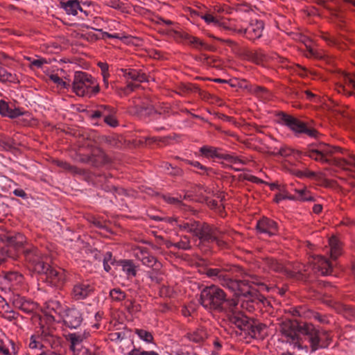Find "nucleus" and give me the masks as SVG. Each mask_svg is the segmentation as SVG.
I'll list each match as a JSON object with an SVG mask.
<instances>
[{
	"label": "nucleus",
	"instance_id": "7ed1b4c3",
	"mask_svg": "<svg viewBox=\"0 0 355 355\" xmlns=\"http://www.w3.org/2000/svg\"><path fill=\"white\" fill-rule=\"evenodd\" d=\"M240 288L234 291L237 295L238 299H234L238 302L239 310L251 312L254 309V303L257 300H260L257 289L252 284L263 286L260 284L258 279L255 277L248 276L243 280H239Z\"/></svg>",
	"mask_w": 355,
	"mask_h": 355
},
{
	"label": "nucleus",
	"instance_id": "58836bf2",
	"mask_svg": "<svg viewBox=\"0 0 355 355\" xmlns=\"http://www.w3.org/2000/svg\"><path fill=\"white\" fill-rule=\"evenodd\" d=\"M130 80L136 83H143L148 80L147 76L144 73H141L134 69L130 71Z\"/></svg>",
	"mask_w": 355,
	"mask_h": 355
},
{
	"label": "nucleus",
	"instance_id": "cd10ccee",
	"mask_svg": "<svg viewBox=\"0 0 355 355\" xmlns=\"http://www.w3.org/2000/svg\"><path fill=\"white\" fill-rule=\"evenodd\" d=\"M305 155L322 163H330L331 161L329 158L324 157L322 154L321 150L318 147L317 148H309L306 153Z\"/></svg>",
	"mask_w": 355,
	"mask_h": 355
},
{
	"label": "nucleus",
	"instance_id": "412c9836",
	"mask_svg": "<svg viewBox=\"0 0 355 355\" xmlns=\"http://www.w3.org/2000/svg\"><path fill=\"white\" fill-rule=\"evenodd\" d=\"M25 256L26 260L32 264L33 268L35 271V267L38 263H46V259H47V257H44L37 248L26 250L25 252Z\"/></svg>",
	"mask_w": 355,
	"mask_h": 355
},
{
	"label": "nucleus",
	"instance_id": "864d4df0",
	"mask_svg": "<svg viewBox=\"0 0 355 355\" xmlns=\"http://www.w3.org/2000/svg\"><path fill=\"white\" fill-rule=\"evenodd\" d=\"M8 104L4 101H0V114L3 116H5L6 114H9L8 112Z\"/></svg>",
	"mask_w": 355,
	"mask_h": 355
},
{
	"label": "nucleus",
	"instance_id": "4468645a",
	"mask_svg": "<svg viewBox=\"0 0 355 355\" xmlns=\"http://www.w3.org/2000/svg\"><path fill=\"white\" fill-rule=\"evenodd\" d=\"M248 60L257 64H264L265 63L273 60H281L275 53L268 55L261 50H257L254 51H250L247 54Z\"/></svg>",
	"mask_w": 355,
	"mask_h": 355
},
{
	"label": "nucleus",
	"instance_id": "bf43d9fd",
	"mask_svg": "<svg viewBox=\"0 0 355 355\" xmlns=\"http://www.w3.org/2000/svg\"><path fill=\"white\" fill-rule=\"evenodd\" d=\"M344 80L345 84L352 86V87L355 88V76H352L350 75H345Z\"/></svg>",
	"mask_w": 355,
	"mask_h": 355
},
{
	"label": "nucleus",
	"instance_id": "dca6fc26",
	"mask_svg": "<svg viewBox=\"0 0 355 355\" xmlns=\"http://www.w3.org/2000/svg\"><path fill=\"white\" fill-rule=\"evenodd\" d=\"M4 282L10 289L18 290L23 286L24 278L17 272H10L5 274Z\"/></svg>",
	"mask_w": 355,
	"mask_h": 355
},
{
	"label": "nucleus",
	"instance_id": "e433bc0d",
	"mask_svg": "<svg viewBox=\"0 0 355 355\" xmlns=\"http://www.w3.org/2000/svg\"><path fill=\"white\" fill-rule=\"evenodd\" d=\"M295 153V150L288 146L284 145L279 148H275L274 151L272 153L274 155H278L281 157H289Z\"/></svg>",
	"mask_w": 355,
	"mask_h": 355
},
{
	"label": "nucleus",
	"instance_id": "a878e982",
	"mask_svg": "<svg viewBox=\"0 0 355 355\" xmlns=\"http://www.w3.org/2000/svg\"><path fill=\"white\" fill-rule=\"evenodd\" d=\"M220 151V149L211 146H203L199 149L201 155L206 158L221 159L222 153Z\"/></svg>",
	"mask_w": 355,
	"mask_h": 355
},
{
	"label": "nucleus",
	"instance_id": "f3484780",
	"mask_svg": "<svg viewBox=\"0 0 355 355\" xmlns=\"http://www.w3.org/2000/svg\"><path fill=\"white\" fill-rule=\"evenodd\" d=\"M280 120L282 124L287 126L295 134L302 133L305 123L300 121L299 119L292 116L286 114H282L280 116Z\"/></svg>",
	"mask_w": 355,
	"mask_h": 355
},
{
	"label": "nucleus",
	"instance_id": "79ce46f5",
	"mask_svg": "<svg viewBox=\"0 0 355 355\" xmlns=\"http://www.w3.org/2000/svg\"><path fill=\"white\" fill-rule=\"evenodd\" d=\"M172 245H173L178 249L184 250H190L191 248L190 239L187 236H183L179 242L173 243Z\"/></svg>",
	"mask_w": 355,
	"mask_h": 355
},
{
	"label": "nucleus",
	"instance_id": "a18cd8bd",
	"mask_svg": "<svg viewBox=\"0 0 355 355\" xmlns=\"http://www.w3.org/2000/svg\"><path fill=\"white\" fill-rule=\"evenodd\" d=\"M114 263L112 259V254L110 252H107L103 257V268L106 272H110L111 270V265Z\"/></svg>",
	"mask_w": 355,
	"mask_h": 355
},
{
	"label": "nucleus",
	"instance_id": "f704fd0d",
	"mask_svg": "<svg viewBox=\"0 0 355 355\" xmlns=\"http://www.w3.org/2000/svg\"><path fill=\"white\" fill-rule=\"evenodd\" d=\"M211 231L214 236H212V238L209 240H202V242H207V243L216 242V244L219 247L225 246V241H224L223 239L219 238V234L221 233L220 231H219L218 229L214 228L212 227H211Z\"/></svg>",
	"mask_w": 355,
	"mask_h": 355
},
{
	"label": "nucleus",
	"instance_id": "1a4fd4ad",
	"mask_svg": "<svg viewBox=\"0 0 355 355\" xmlns=\"http://www.w3.org/2000/svg\"><path fill=\"white\" fill-rule=\"evenodd\" d=\"M35 272L37 273L45 274L48 278H50L54 284L63 282L65 280L64 270L61 269H55L51 268L47 263H38L35 267Z\"/></svg>",
	"mask_w": 355,
	"mask_h": 355
},
{
	"label": "nucleus",
	"instance_id": "6e6552de",
	"mask_svg": "<svg viewBox=\"0 0 355 355\" xmlns=\"http://www.w3.org/2000/svg\"><path fill=\"white\" fill-rule=\"evenodd\" d=\"M206 275L214 280L219 282L223 286L232 291H236L240 288L239 281L234 280L227 274V270L223 268H208Z\"/></svg>",
	"mask_w": 355,
	"mask_h": 355
},
{
	"label": "nucleus",
	"instance_id": "4d7b16f0",
	"mask_svg": "<svg viewBox=\"0 0 355 355\" xmlns=\"http://www.w3.org/2000/svg\"><path fill=\"white\" fill-rule=\"evenodd\" d=\"M302 133L306 134L311 137H316L318 132L315 129H309L306 127V124L304 126Z\"/></svg>",
	"mask_w": 355,
	"mask_h": 355
},
{
	"label": "nucleus",
	"instance_id": "a211bd4d",
	"mask_svg": "<svg viewBox=\"0 0 355 355\" xmlns=\"http://www.w3.org/2000/svg\"><path fill=\"white\" fill-rule=\"evenodd\" d=\"M312 265L313 269L321 273L322 275H330L332 270V266L329 261L322 256L313 257Z\"/></svg>",
	"mask_w": 355,
	"mask_h": 355
},
{
	"label": "nucleus",
	"instance_id": "473e14b6",
	"mask_svg": "<svg viewBox=\"0 0 355 355\" xmlns=\"http://www.w3.org/2000/svg\"><path fill=\"white\" fill-rule=\"evenodd\" d=\"M221 159L230 162L233 165H245L247 163L246 159H243L240 157L230 154H222Z\"/></svg>",
	"mask_w": 355,
	"mask_h": 355
},
{
	"label": "nucleus",
	"instance_id": "f8f14e48",
	"mask_svg": "<svg viewBox=\"0 0 355 355\" xmlns=\"http://www.w3.org/2000/svg\"><path fill=\"white\" fill-rule=\"evenodd\" d=\"M264 25L262 21H252L245 29H238V33L245 34L246 37L251 40L259 39L261 37Z\"/></svg>",
	"mask_w": 355,
	"mask_h": 355
},
{
	"label": "nucleus",
	"instance_id": "f257e3e1",
	"mask_svg": "<svg viewBox=\"0 0 355 355\" xmlns=\"http://www.w3.org/2000/svg\"><path fill=\"white\" fill-rule=\"evenodd\" d=\"M279 331L282 339L297 350L308 352L309 347L304 344L305 340L309 343L311 352L319 349L320 347L327 346L326 343L319 344L320 332L311 323L300 325L295 320H286L280 324Z\"/></svg>",
	"mask_w": 355,
	"mask_h": 355
},
{
	"label": "nucleus",
	"instance_id": "bb28decb",
	"mask_svg": "<svg viewBox=\"0 0 355 355\" xmlns=\"http://www.w3.org/2000/svg\"><path fill=\"white\" fill-rule=\"evenodd\" d=\"M329 245L331 258L336 259L341 254V246L339 241L335 236H331L329 239Z\"/></svg>",
	"mask_w": 355,
	"mask_h": 355
},
{
	"label": "nucleus",
	"instance_id": "603ef678",
	"mask_svg": "<svg viewBox=\"0 0 355 355\" xmlns=\"http://www.w3.org/2000/svg\"><path fill=\"white\" fill-rule=\"evenodd\" d=\"M164 200L169 203V204H173V205H182V200L179 198H174L169 196H164Z\"/></svg>",
	"mask_w": 355,
	"mask_h": 355
},
{
	"label": "nucleus",
	"instance_id": "423d86ee",
	"mask_svg": "<svg viewBox=\"0 0 355 355\" xmlns=\"http://www.w3.org/2000/svg\"><path fill=\"white\" fill-rule=\"evenodd\" d=\"M180 230L186 231L202 240H209L212 238L211 226L207 223H200L195 220L182 221L178 223Z\"/></svg>",
	"mask_w": 355,
	"mask_h": 355
},
{
	"label": "nucleus",
	"instance_id": "8fccbe9b",
	"mask_svg": "<svg viewBox=\"0 0 355 355\" xmlns=\"http://www.w3.org/2000/svg\"><path fill=\"white\" fill-rule=\"evenodd\" d=\"M284 199L295 200V196L289 195L286 192H281L276 194L275 198V200L277 203Z\"/></svg>",
	"mask_w": 355,
	"mask_h": 355
},
{
	"label": "nucleus",
	"instance_id": "ddd939ff",
	"mask_svg": "<svg viewBox=\"0 0 355 355\" xmlns=\"http://www.w3.org/2000/svg\"><path fill=\"white\" fill-rule=\"evenodd\" d=\"M12 302L15 307L21 310L26 313H31L37 309V304L19 295H14Z\"/></svg>",
	"mask_w": 355,
	"mask_h": 355
},
{
	"label": "nucleus",
	"instance_id": "4c0bfd02",
	"mask_svg": "<svg viewBox=\"0 0 355 355\" xmlns=\"http://www.w3.org/2000/svg\"><path fill=\"white\" fill-rule=\"evenodd\" d=\"M198 16L202 19L208 25H213L216 27V24H218V19L214 17L211 13L206 12H200Z\"/></svg>",
	"mask_w": 355,
	"mask_h": 355
},
{
	"label": "nucleus",
	"instance_id": "39448f33",
	"mask_svg": "<svg viewBox=\"0 0 355 355\" xmlns=\"http://www.w3.org/2000/svg\"><path fill=\"white\" fill-rule=\"evenodd\" d=\"M73 91L79 96L91 97L98 93L99 86L91 75L83 71H77L73 78Z\"/></svg>",
	"mask_w": 355,
	"mask_h": 355
},
{
	"label": "nucleus",
	"instance_id": "9b49d317",
	"mask_svg": "<svg viewBox=\"0 0 355 355\" xmlns=\"http://www.w3.org/2000/svg\"><path fill=\"white\" fill-rule=\"evenodd\" d=\"M94 291V286L88 281L79 282L73 285L71 295L73 299L81 300L91 295Z\"/></svg>",
	"mask_w": 355,
	"mask_h": 355
},
{
	"label": "nucleus",
	"instance_id": "2f4dec72",
	"mask_svg": "<svg viewBox=\"0 0 355 355\" xmlns=\"http://www.w3.org/2000/svg\"><path fill=\"white\" fill-rule=\"evenodd\" d=\"M0 81L3 83H17L18 80L15 74L9 72L6 69L0 66Z\"/></svg>",
	"mask_w": 355,
	"mask_h": 355
},
{
	"label": "nucleus",
	"instance_id": "6ab92c4d",
	"mask_svg": "<svg viewBox=\"0 0 355 355\" xmlns=\"http://www.w3.org/2000/svg\"><path fill=\"white\" fill-rule=\"evenodd\" d=\"M257 229L259 233L270 236L277 233V225L275 221L268 218H263L257 222Z\"/></svg>",
	"mask_w": 355,
	"mask_h": 355
},
{
	"label": "nucleus",
	"instance_id": "9d476101",
	"mask_svg": "<svg viewBox=\"0 0 355 355\" xmlns=\"http://www.w3.org/2000/svg\"><path fill=\"white\" fill-rule=\"evenodd\" d=\"M89 336L87 331L69 334L67 340L70 342V350L73 355H80L85 348L83 346V342Z\"/></svg>",
	"mask_w": 355,
	"mask_h": 355
},
{
	"label": "nucleus",
	"instance_id": "c9c22d12",
	"mask_svg": "<svg viewBox=\"0 0 355 355\" xmlns=\"http://www.w3.org/2000/svg\"><path fill=\"white\" fill-rule=\"evenodd\" d=\"M295 200H299L302 201H311L313 198L309 193V191L305 189H295Z\"/></svg>",
	"mask_w": 355,
	"mask_h": 355
},
{
	"label": "nucleus",
	"instance_id": "393cba45",
	"mask_svg": "<svg viewBox=\"0 0 355 355\" xmlns=\"http://www.w3.org/2000/svg\"><path fill=\"white\" fill-rule=\"evenodd\" d=\"M61 8H63L67 15L73 16L78 14V11H83L79 3L75 0H69L67 2L60 3Z\"/></svg>",
	"mask_w": 355,
	"mask_h": 355
},
{
	"label": "nucleus",
	"instance_id": "de8ad7c7",
	"mask_svg": "<svg viewBox=\"0 0 355 355\" xmlns=\"http://www.w3.org/2000/svg\"><path fill=\"white\" fill-rule=\"evenodd\" d=\"M58 165L59 166H60L61 168H62L63 169L68 171L72 173H79V170L76 167L70 165L69 164H68L66 162H62V161L58 162Z\"/></svg>",
	"mask_w": 355,
	"mask_h": 355
},
{
	"label": "nucleus",
	"instance_id": "ea45409f",
	"mask_svg": "<svg viewBox=\"0 0 355 355\" xmlns=\"http://www.w3.org/2000/svg\"><path fill=\"white\" fill-rule=\"evenodd\" d=\"M316 330L318 331L320 334L319 344H321V345L323 343L327 344L326 347H320L319 349L328 347V346L330 345V343L331 342V336L329 335V332L326 330L319 329L318 328H316Z\"/></svg>",
	"mask_w": 355,
	"mask_h": 355
},
{
	"label": "nucleus",
	"instance_id": "e2e57ef3",
	"mask_svg": "<svg viewBox=\"0 0 355 355\" xmlns=\"http://www.w3.org/2000/svg\"><path fill=\"white\" fill-rule=\"evenodd\" d=\"M46 61L44 59H36L31 62V64L37 68H41L44 64H46Z\"/></svg>",
	"mask_w": 355,
	"mask_h": 355
},
{
	"label": "nucleus",
	"instance_id": "c03bdc74",
	"mask_svg": "<svg viewBox=\"0 0 355 355\" xmlns=\"http://www.w3.org/2000/svg\"><path fill=\"white\" fill-rule=\"evenodd\" d=\"M110 296L113 301L121 302L125 297V293L120 288H114L110 291Z\"/></svg>",
	"mask_w": 355,
	"mask_h": 355
},
{
	"label": "nucleus",
	"instance_id": "37998d69",
	"mask_svg": "<svg viewBox=\"0 0 355 355\" xmlns=\"http://www.w3.org/2000/svg\"><path fill=\"white\" fill-rule=\"evenodd\" d=\"M135 332L139 337V338L147 343H151L153 340V335L146 330L136 329Z\"/></svg>",
	"mask_w": 355,
	"mask_h": 355
},
{
	"label": "nucleus",
	"instance_id": "a19ab883",
	"mask_svg": "<svg viewBox=\"0 0 355 355\" xmlns=\"http://www.w3.org/2000/svg\"><path fill=\"white\" fill-rule=\"evenodd\" d=\"M8 345H11L14 348V343L11 340L0 339V353L3 355H11Z\"/></svg>",
	"mask_w": 355,
	"mask_h": 355
},
{
	"label": "nucleus",
	"instance_id": "0eeeda50",
	"mask_svg": "<svg viewBox=\"0 0 355 355\" xmlns=\"http://www.w3.org/2000/svg\"><path fill=\"white\" fill-rule=\"evenodd\" d=\"M225 314L232 323L234 324L241 331H245V334L252 328L251 324L253 320L249 318L239 310L236 301H235L233 309H229Z\"/></svg>",
	"mask_w": 355,
	"mask_h": 355
},
{
	"label": "nucleus",
	"instance_id": "7c9ffc66",
	"mask_svg": "<svg viewBox=\"0 0 355 355\" xmlns=\"http://www.w3.org/2000/svg\"><path fill=\"white\" fill-rule=\"evenodd\" d=\"M122 270L128 277H135L137 274L135 266L130 260H123L121 261Z\"/></svg>",
	"mask_w": 355,
	"mask_h": 355
},
{
	"label": "nucleus",
	"instance_id": "5fc2aeb1",
	"mask_svg": "<svg viewBox=\"0 0 355 355\" xmlns=\"http://www.w3.org/2000/svg\"><path fill=\"white\" fill-rule=\"evenodd\" d=\"M8 114H6L5 116H8L10 118H16L22 114L21 112L19 109H12L9 107Z\"/></svg>",
	"mask_w": 355,
	"mask_h": 355
},
{
	"label": "nucleus",
	"instance_id": "69168bd1",
	"mask_svg": "<svg viewBox=\"0 0 355 355\" xmlns=\"http://www.w3.org/2000/svg\"><path fill=\"white\" fill-rule=\"evenodd\" d=\"M105 114V111H102L101 110H98L93 111L92 113L91 114L90 116L92 119H96V118H99L101 116L104 117Z\"/></svg>",
	"mask_w": 355,
	"mask_h": 355
},
{
	"label": "nucleus",
	"instance_id": "680f3d73",
	"mask_svg": "<svg viewBox=\"0 0 355 355\" xmlns=\"http://www.w3.org/2000/svg\"><path fill=\"white\" fill-rule=\"evenodd\" d=\"M41 346H42V345L40 344V343L35 340V338L34 336H32L31 338V342L29 343L30 348H31V349H37V348H38V347H40Z\"/></svg>",
	"mask_w": 355,
	"mask_h": 355
},
{
	"label": "nucleus",
	"instance_id": "4be33fe9",
	"mask_svg": "<svg viewBox=\"0 0 355 355\" xmlns=\"http://www.w3.org/2000/svg\"><path fill=\"white\" fill-rule=\"evenodd\" d=\"M135 257L148 267H153L157 262L156 258L150 254L145 248H138L135 250Z\"/></svg>",
	"mask_w": 355,
	"mask_h": 355
},
{
	"label": "nucleus",
	"instance_id": "0e129e2a",
	"mask_svg": "<svg viewBox=\"0 0 355 355\" xmlns=\"http://www.w3.org/2000/svg\"><path fill=\"white\" fill-rule=\"evenodd\" d=\"M138 87H139V85L137 83H128L127 86L124 89V92L126 93H129L130 92L134 91Z\"/></svg>",
	"mask_w": 355,
	"mask_h": 355
},
{
	"label": "nucleus",
	"instance_id": "aec40b11",
	"mask_svg": "<svg viewBox=\"0 0 355 355\" xmlns=\"http://www.w3.org/2000/svg\"><path fill=\"white\" fill-rule=\"evenodd\" d=\"M266 264L270 270L275 272L284 273L285 275L290 277L294 276L297 272L300 271V269H295L293 271L290 269L289 267L284 266L282 263L272 258H268L266 259Z\"/></svg>",
	"mask_w": 355,
	"mask_h": 355
},
{
	"label": "nucleus",
	"instance_id": "c756f323",
	"mask_svg": "<svg viewBox=\"0 0 355 355\" xmlns=\"http://www.w3.org/2000/svg\"><path fill=\"white\" fill-rule=\"evenodd\" d=\"M6 241L9 245L15 247H21L26 242V237L21 233L6 236Z\"/></svg>",
	"mask_w": 355,
	"mask_h": 355
},
{
	"label": "nucleus",
	"instance_id": "09e8293b",
	"mask_svg": "<svg viewBox=\"0 0 355 355\" xmlns=\"http://www.w3.org/2000/svg\"><path fill=\"white\" fill-rule=\"evenodd\" d=\"M104 121L108 125L111 127H116L118 125V121L116 118L111 114H105L104 116Z\"/></svg>",
	"mask_w": 355,
	"mask_h": 355
},
{
	"label": "nucleus",
	"instance_id": "f03ea898",
	"mask_svg": "<svg viewBox=\"0 0 355 355\" xmlns=\"http://www.w3.org/2000/svg\"><path fill=\"white\" fill-rule=\"evenodd\" d=\"M235 301L227 299L223 290L215 285L206 286L200 292V302L209 310L225 313L229 309H233Z\"/></svg>",
	"mask_w": 355,
	"mask_h": 355
},
{
	"label": "nucleus",
	"instance_id": "2eb2a0df",
	"mask_svg": "<svg viewBox=\"0 0 355 355\" xmlns=\"http://www.w3.org/2000/svg\"><path fill=\"white\" fill-rule=\"evenodd\" d=\"M83 320L80 312L76 309L67 310L63 321L69 328H76L80 326Z\"/></svg>",
	"mask_w": 355,
	"mask_h": 355
},
{
	"label": "nucleus",
	"instance_id": "49530a36",
	"mask_svg": "<svg viewBox=\"0 0 355 355\" xmlns=\"http://www.w3.org/2000/svg\"><path fill=\"white\" fill-rule=\"evenodd\" d=\"M49 79L57 85L60 89L67 88L69 85L65 81H64L61 78H60L57 74H51L49 76Z\"/></svg>",
	"mask_w": 355,
	"mask_h": 355
},
{
	"label": "nucleus",
	"instance_id": "b1692460",
	"mask_svg": "<svg viewBox=\"0 0 355 355\" xmlns=\"http://www.w3.org/2000/svg\"><path fill=\"white\" fill-rule=\"evenodd\" d=\"M208 337L206 329L203 327H199L193 331L187 334V338L189 340L196 343H203Z\"/></svg>",
	"mask_w": 355,
	"mask_h": 355
},
{
	"label": "nucleus",
	"instance_id": "3c124183",
	"mask_svg": "<svg viewBox=\"0 0 355 355\" xmlns=\"http://www.w3.org/2000/svg\"><path fill=\"white\" fill-rule=\"evenodd\" d=\"M125 306L130 313L138 311L139 309V305L135 304L132 301H126Z\"/></svg>",
	"mask_w": 355,
	"mask_h": 355
},
{
	"label": "nucleus",
	"instance_id": "72a5a7b5",
	"mask_svg": "<svg viewBox=\"0 0 355 355\" xmlns=\"http://www.w3.org/2000/svg\"><path fill=\"white\" fill-rule=\"evenodd\" d=\"M318 148L322 152V154L324 157H327L329 156L332 155L333 154L340 151V148L336 146H331L329 145H327L326 144H320Z\"/></svg>",
	"mask_w": 355,
	"mask_h": 355
},
{
	"label": "nucleus",
	"instance_id": "052dcab7",
	"mask_svg": "<svg viewBox=\"0 0 355 355\" xmlns=\"http://www.w3.org/2000/svg\"><path fill=\"white\" fill-rule=\"evenodd\" d=\"M157 354L155 352H141L139 349H135L128 353V355H153Z\"/></svg>",
	"mask_w": 355,
	"mask_h": 355
},
{
	"label": "nucleus",
	"instance_id": "13d9d810",
	"mask_svg": "<svg viewBox=\"0 0 355 355\" xmlns=\"http://www.w3.org/2000/svg\"><path fill=\"white\" fill-rule=\"evenodd\" d=\"M216 27L220 28L223 30L232 31L238 33V30L232 28V27L228 26L225 21H220L219 19H218V24H216Z\"/></svg>",
	"mask_w": 355,
	"mask_h": 355
},
{
	"label": "nucleus",
	"instance_id": "774afa93",
	"mask_svg": "<svg viewBox=\"0 0 355 355\" xmlns=\"http://www.w3.org/2000/svg\"><path fill=\"white\" fill-rule=\"evenodd\" d=\"M161 167L163 168L164 171L166 173H168L169 174H176V173H173L172 171H171V169L172 168L171 165L169 163L164 162L161 165Z\"/></svg>",
	"mask_w": 355,
	"mask_h": 355
},
{
	"label": "nucleus",
	"instance_id": "20e7f679",
	"mask_svg": "<svg viewBox=\"0 0 355 355\" xmlns=\"http://www.w3.org/2000/svg\"><path fill=\"white\" fill-rule=\"evenodd\" d=\"M55 320L54 316L46 314L40 318V330L38 337L46 345L56 349L61 345L62 338L55 334L53 327Z\"/></svg>",
	"mask_w": 355,
	"mask_h": 355
},
{
	"label": "nucleus",
	"instance_id": "c85d7f7f",
	"mask_svg": "<svg viewBox=\"0 0 355 355\" xmlns=\"http://www.w3.org/2000/svg\"><path fill=\"white\" fill-rule=\"evenodd\" d=\"M180 35L184 39L187 40L188 41V44L193 45L195 48H203L205 49H209V46L198 37H193L192 35H190L189 34L184 33H180Z\"/></svg>",
	"mask_w": 355,
	"mask_h": 355
},
{
	"label": "nucleus",
	"instance_id": "338daca9",
	"mask_svg": "<svg viewBox=\"0 0 355 355\" xmlns=\"http://www.w3.org/2000/svg\"><path fill=\"white\" fill-rule=\"evenodd\" d=\"M98 65L101 68L102 76L109 74L108 65L107 63L99 62Z\"/></svg>",
	"mask_w": 355,
	"mask_h": 355
},
{
	"label": "nucleus",
	"instance_id": "6e6d98bb",
	"mask_svg": "<svg viewBox=\"0 0 355 355\" xmlns=\"http://www.w3.org/2000/svg\"><path fill=\"white\" fill-rule=\"evenodd\" d=\"M345 165L355 167V155H349L347 159L340 160Z\"/></svg>",
	"mask_w": 355,
	"mask_h": 355
},
{
	"label": "nucleus",
	"instance_id": "5701e85b",
	"mask_svg": "<svg viewBox=\"0 0 355 355\" xmlns=\"http://www.w3.org/2000/svg\"><path fill=\"white\" fill-rule=\"evenodd\" d=\"M252 328L248 330L247 335L253 338H263L266 335V325L253 320Z\"/></svg>",
	"mask_w": 355,
	"mask_h": 355
}]
</instances>
